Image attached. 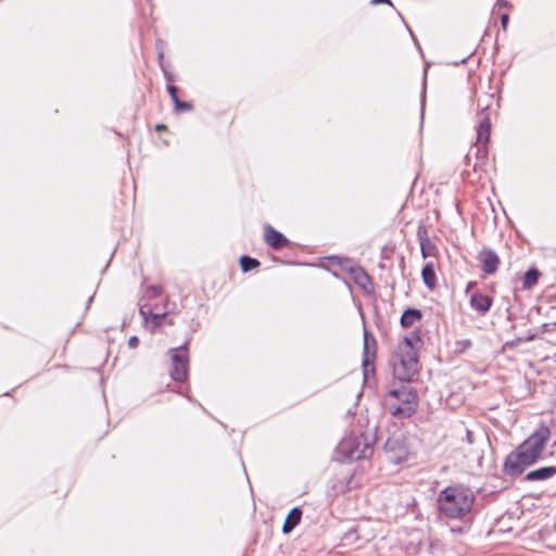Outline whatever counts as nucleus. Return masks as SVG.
Masks as SVG:
<instances>
[{
  "label": "nucleus",
  "instance_id": "obj_8",
  "mask_svg": "<svg viewBox=\"0 0 556 556\" xmlns=\"http://www.w3.org/2000/svg\"><path fill=\"white\" fill-rule=\"evenodd\" d=\"M543 457L552 458L554 463L549 466L541 467L535 470L529 471L526 475L527 481L547 480L556 475V441L549 445L548 452Z\"/></svg>",
  "mask_w": 556,
  "mask_h": 556
},
{
  "label": "nucleus",
  "instance_id": "obj_7",
  "mask_svg": "<svg viewBox=\"0 0 556 556\" xmlns=\"http://www.w3.org/2000/svg\"><path fill=\"white\" fill-rule=\"evenodd\" d=\"M340 451L353 460L367 458L372 454V447L363 435L343 439L340 443Z\"/></svg>",
  "mask_w": 556,
  "mask_h": 556
},
{
  "label": "nucleus",
  "instance_id": "obj_23",
  "mask_svg": "<svg viewBox=\"0 0 556 556\" xmlns=\"http://www.w3.org/2000/svg\"><path fill=\"white\" fill-rule=\"evenodd\" d=\"M175 110H176L177 112L190 111V110H192V105H191V103H189V102H182V101H180V102L176 105Z\"/></svg>",
  "mask_w": 556,
  "mask_h": 556
},
{
  "label": "nucleus",
  "instance_id": "obj_21",
  "mask_svg": "<svg viewBox=\"0 0 556 556\" xmlns=\"http://www.w3.org/2000/svg\"><path fill=\"white\" fill-rule=\"evenodd\" d=\"M240 265L243 271L252 270L260 266V262L256 258L243 255L240 258Z\"/></svg>",
  "mask_w": 556,
  "mask_h": 556
},
{
  "label": "nucleus",
  "instance_id": "obj_19",
  "mask_svg": "<svg viewBox=\"0 0 556 556\" xmlns=\"http://www.w3.org/2000/svg\"><path fill=\"white\" fill-rule=\"evenodd\" d=\"M421 312L415 308L406 309L401 317V325L405 328L410 327L421 318Z\"/></svg>",
  "mask_w": 556,
  "mask_h": 556
},
{
  "label": "nucleus",
  "instance_id": "obj_13",
  "mask_svg": "<svg viewBox=\"0 0 556 556\" xmlns=\"http://www.w3.org/2000/svg\"><path fill=\"white\" fill-rule=\"evenodd\" d=\"M491 132V122L486 113L482 112L477 127V141L475 144H488Z\"/></svg>",
  "mask_w": 556,
  "mask_h": 556
},
{
  "label": "nucleus",
  "instance_id": "obj_20",
  "mask_svg": "<svg viewBox=\"0 0 556 556\" xmlns=\"http://www.w3.org/2000/svg\"><path fill=\"white\" fill-rule=\"evenodd\" d=\"M539 276H540V273L536 269H534V268L529 269L525 274L523 279H522L523 289H530L534 285H536V282L539 280Z\"/></svg>",
  "mask_w": 556,
  "mask_h": 556
},
{
  "label": "nucleus",
  "instance_id": "obj_1",
  "mask_svg": "<svg viewBox=\"0 0 556 556\" xmlns=\"http://www.w3.org/2000/svg\"><path fill=\"white\" fill-rule=\"evenodd\" d=\"M551 437V430L541 426L516 450L507 455L504 463V471L510 477L521 475L528 467L538 462Z\"/></svg>",
  "mask_w": 556,
  "mask_h": 556
},
{
  "label": "nucleus",
  "instance_id": "obj_27",
  "mask_svg": "<svg viewBox=\"0 0 556 556\" xmlns=\"http://www.w3.org/2000/svg\"><path fill=\"white\" fill-rule=\"evenodd\" d=\"M508 21H509V16L507 14H503L501 16V23H502L503 28H506Z\"/></svg>",
  "mask_w": 556,
  "mask_h": 556
},
{
  "label": "nucleus",
  "instance_id": "obj_26",
  "mask_svg": "<svg viewBox=\"0 0 556 556\" xmlns=\"http://www.w3.org/2000/svg\"><path fill=\"white\" fill-rule=\"evenodd\" d=\"M167 91H168V93H169V96H170V98H172V99L178 96V94H177V91H178V90H177V87H176V86H174V85H168V86H167Z\"/></svg>",
  "mask_w": 556,
  "mask_h": 556
},
{
  "label": "nucleus",
  "instance_id": "obj_9",
  "mask_svg": "<svg viewBox=\"0 0 556 556\" xmlns=\"http://www.w3.org/2000/svg\"><path fill=\"white\" fill-rule=\"evenodd\" d=\"M478 260L484 274L493 275L496 273L500 265V257L496 252L484 248L479 252Z\"/></svg>",
  "mask_w": 556,
  "mask_h": 556
},
{
  "label": "nucleus",
  "instance_id": "obj_2",
  "mask_svg": "<svg viewBox=\"0 0 556 556\" xmlns=\"http://www.w3.org/2000/svg\"><path fill=\"white\" fill-rule=\"evenodd\" d=\"M551 437V430L541 426L516 450L507 455L504 463V471L510 477L521 475L528 467L538 462Z\"/></svg>",
  "mask_w": 556,
  "mask_h": 556
},
{
  "label": "nucleus",
  "instance_id": "obj_32",
  "mask_svg": "<svg viewBox=\"0 0 556 556\" xmlns=\"http://www.w3.org/2000/svg\"><path fill=\"white\" fill-rule=\"evenodd\" d=\"M467 438H468L469 442H471V432L470 431H467Z\"/></svg>",
  "mask_w": 556,
  "mask_h": 556
},
{
  "label": "nucleus",
  "instance_id": "obj_17",
  "mask_svg": "<svg viewBox=\"0 0 556 556\" xmlns=\"http://www.w3.org/2000/svg\"><path fill=\"white\" fill-rule=\"evenodd\" d=\"M301 518L302 510L299 507L292 508L285 520L282 532L290 533L300 523Z\"/></svg>",
  "mask_w": 556,
  "mask_h": 556
},
{
  "label": "nucleus",
  "instance_id": "obj_18",
  "mask_svg": "<svg viewBox=\"0 0 556 556\" xmlns=\"http://www.w3.org/2000/svg\"><path fill=\"white\" fill-rule=\"evenodd\" d=\"M421 277L424 283L430 289L433 290L437 287V275L434 271V264L432 262H428L421 271Z\"/></svg>",
  "mask_w": 556,
  "mask_h": 556
},
{
  "label": "nucleus",
  "instance_id": "obj_12",
  "mask_svg": "<svg viewBox=\"0 0 556 556\" xmlns=\"http://www.w3.org/2000/svg\"><path fill=\"white\" fill-rule=\"evenodd\" d=\"M417 238L420 244L421 255L424 258L435 256L437 247L430 240L428 230L424 225H420L417 229Z\"/></svg>",
  "mask_w": 556,
  "mask_h": 556
},
{
  "label": "nucleus",
  "instance_id": "obj_15",
  "mask_svg": "<svg viewBox=\"0 0 556 556\" xmlns=\"http://www.w3.org/2000/svg\"><path fill=\"white\" fill-rule=\"evenodd\" d=\"M139 312L146 321L151 320L156 327L162 325V320L167 314L165 311H154V308L149 304L142 305Z\"/></svg>",
  "mask_w": 556,
  "mask_h": 556
},
{
  "label": "nucleus",
  "instance_id": "obj_5",
  "mask_svg": "<svg viewBox=\"0 0 556 556\" xmlns=\"http://www.w3.org/2000/svg\"><path fill=\"white\" fill-rule=\"evenodd\" d=\"M390 364L392 366L393 376L401 383H407L417 372L418 359L413 350V342L409 338H404L399 345V351L392 356Z\"/></svg>",
  "mask_w": 556,
  "mask_h": 556
},
{
  "label": "nucleus",
  "instance_id": "obj_11",
  "mask_svg": "<svg viewBox=\"0 0 556 556\" xmlns=\"http://www.w3.org/2000/svg\"><path fill=\"white\" fill-rule=\"evenodd\" d=\"M264 240L274 250H280L289 243V240L270 225L264 227Z\"/></svg>",
  "mask_w": 556,
  "mask_h": 556
},
{
  "label": "nucleus",
  "instance_id": "obj_30",
  "mask_svg": "<svg viewBox=\"0 0 556 556\" xmlns=\"http://www.w3.org/2000/svg\"><path fill=\"white\" fill-rule=\"evenodd\" d=\"M172 100H173V102H174L175 106L180 102V100H179L178 96H177V97H175V98H173Z\"/></svg>",
  "mask_w": 556,
  "mask_h": 556
},
{
  "label": "nucleus",
  "instance_id": "obj_29",
  "mask_svg": "<svg viewBox=\"0 0 556 556\" xmlns=\"http://www.w3.org/2000/svg\"><path fill=\"white\" fill-rule=\"evenodd\" d=\"M458 344H463L464 348L470 346L471 342L469 340H465L463 342H459Z\"/></svg>",
  "mask_w": 556,
  "mask_h": 556
},
{
  "label": "nucleus",
  "instance_id": "obj_28",
  "mask_svg": "<svg viewBox=\"0 0 556 556\" xmlns=\"http://www.w3.org/2000/svg\"><path fill=\"white\" fill-rule=\"evenodd\" d=\"M380 3H388V4L392 5V2L390 0H371V4H374V5L380 4Z\"/></svg>",
  "mask_w": 556,
  "mask_h": 556
},
{
  "label": "nucleus",
  "instance_id": "obj_10",
  "mask_svg": "<svg viewBox=\"0 0 556 556\" xmlns=\"http://www.w3.org/2000/svg\"><path fill=\"white\" fill-rule=\"evenodd\" d=\"M377 341L367 329L364 330L363 366L367 369L376 358Z\"/></svg>",
  "mask_w": 556,
  "mask_h": 556
},
{
  "label": "nucleus",
  "instance_id": "obj_14",
  "mask_svg": "<svg viewBox=\"0 0 556 556\" xmlns=\"http://www.w3.org/2000/svg\"><path fill=\"white\" fill-rule=\"evenodd\" d=\"M492 298L489 295H484L481 293H475L472 294L470 299V305L471 307L477 311L480 315H484L489 312L492 305Z\"/></svg>",
  "mask_w": 556,
  "mask_h": 556
},
{
  "label": "nucleus",
  "instance_id": "obj_31",
  "mask_svg": "<svg viewBox=\"0 0 556 556\" xmlns=\"http://www.w3.org/2000/svg\"><path fill=\"white\" fill-rule=\"evenodd\" d=\"M162 129H165V126H164V125H157V126H156V130H159V131H160V130H162Z\"/></svg>",
  "mask_w": 556,
  "mask_h": 556
},
{
  "label": "nucleus",
  "instance_id": "obj_4",
  "mask_svg": "<svg viewBox=\"0 0 556 556\" xmlns=\"http://www.w3.org/2000/svg\"><path fill=\"white\" fill-rule=\"evenodd\" d=\"M473 502L472 491L460 485L444 489L438 498L441 513L452 519L465 517L470 513Z\"/></svg>",
  "mask_w": 556,
  "mask_h": 556
},
{
  "label": "nucleus",
  "instance_id": "obj_25",
  "mask_svg": "<svg viewBox=\"0 0 556 556\" xmlns=\"http://www.w3.org/2000/svg\"><path fill=\"white\" fill-rule=\"evenodd\" d=\"M138 344H139V339H138V337L132 336V337H130V338H129V340H128V346H129L130 349H136V348L138 346Z\"/></svg>",
  "mask_w": 556,
  "mask_h": 556
},
{
  "label": "nucleus",
  "instance_id": "obj_22",
  "mask_svg": "<svg viewBox=\"0 0 556 556\" xmlns=\"http://www.w3.org/2000/svg\"><path fill=\"white\" fill-rule=\"evenodd\" d=\"M475 148L478 159L484 160L488 157V144H475Z\"/></svg>",
  "mask_w": 556,
  "mask_h": 556
},
{
  "label": "nucleus",
  "instance_id": "obj_16",
  "mask_svg": "<svg viewBox=\"0 0 556 556\" xmlns=\"http://www.w3.org/2000/svg\"><path fill=\"white\" fill-rule=\"evenodd\" d=\"M351 275L354 282L365 291H369L371 288V279L369 275L362 268L355 267L351 269Z\"/></svg>",
  "mask_w": 556,
  "mask_h": 556
},
{
  "label": "nucleus",
  "instance_id": "obj_6",
  "mask_svg": "<svg viewBox=\"0 0 556 556\" xmlns=\"http://www.w3.org/2000/svg\"><path fill=\"white\" fill-rule=\"evenodd\" d=\"M170 367L169 375L176 382H184L188 378L189 355L187 345L170 349L168 351Z\"/></svg>",
  "mask_w": 556,
  "mask_h": 556
},
{
  "label": "nucleus",
  "instance_id": "obj_24",
  "mask_svg": "<svg viewBox=\"0 0 556 556\" xmlns=\"http://www.w3.org/2000/svg\"><path fill=\"white\" fill-rule=\"evenodd\" d=\"M149 293H151V296H159L162 293V288L159 286H152L148 289Z\"/></svg>",
  "mask_w": 556,
  "mask_h": 556
},
{
  "label": "nucleus",
  "instance_id": "obj_3",
  "mask_svg": "<svg viewBox=\"0 0 556 556\" xmlns=\"http://www.w3.org/2000/svg\"><path fill=\"white\" fill-rule=\"evenodd\" d=\"M384 409L397 419L410 418L419 406L417 391L408 383L392 384L382 399Z\"/></svg>",
  "mask_w": 556,
  "mask_h": 556
}]
</instances>
